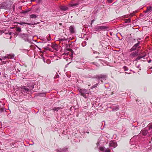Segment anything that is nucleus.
I'll return each mask as SVG.
<instances>
[{
  "label": "nucleus",
  "instance_id": "1",
  "mask_svg": "<svg viewBox=\"0 0 152 152\" xmlns=\"http://www.w3.org/2000/svg\"><path fill=\"white\" fill-rule=\"evenodd\" d=\"M15 55L13 54H7L5 56L1 57L0 58V60L4 64H6V62H9L8 60L10 59H13Z\"/></svg>",
  "mask_w": 152,
  "mask_h": 152
},
{
  "label": "nucleus",
  "instance_id": "2",
  "mask_svg": "<svg viewBox=\"0 0 152 152\" xmlns=\"http://www.w3.org/2000/svg\"><path fill=\"white\" fill-rule=\"evenodd\" d=\"M79 91L81 94V95L86 98L88 97V96L87 95L89 94V93L85 89H80Z\"/></svg>",
  "mask_w": 152,
  "mask_h": 152
},
{
  "label": "nucleus",
  "instance_id": "3",
  "mask_svg": "<svg viewBox=\"0 0 152 152\" xmlns=\"http://www.w3.org/2000/svg\"><path fill=\"white\" fill-rule=\"evenodd\" d=\"M96 78L98 80L99 82L100 81L102 83V80H106L107 78V76L105 75H99L96 76Z\"/></svg>",
  "mask_w": 152,
  "mask_h": 152
},
{
  "label": "nucleus",
  "instance_id": "4",
  "mask_svg": "<svg viewBox=\"0 0 152 152\" xmlns=\"http://www.w3.org/2000/svg\"><path fill=\"white\" fill-rule=\"evenodd\" d=\"M19 36L25 41L28 42V34H20Z\"/></svg>",
  "mask_w": 152,
  "mask_h": 152
},
{
  "label": "nucleus",
  "instance_id": "5",
  "mask_svg": "<svg viewBox=\"0 0 152 152\" xmlns=\"http://www.w3.org/2000/svg\"><path fill=\"white\" fill-rule=\"evenodd\" d=\"M107 27L105 26H97L95 27V29L96 31L104 30L107 28Z\"/></svg>",
  "mask_w": 152,
  "mask_h": 152
},
{
  "label": "nucleus",
  "instance_id": "6",
  "mask_svg": "<svg viewBox=\"0 0 152 152\" xmlns=\"http://www.w3.org/2000/svg\"><path fill=\"white\" fill-rule=\"evenodd\" d=\"M140 44V42L138 41V42L137 44H135L130 50V51L132 52L134 50H136L137 48L140 47L139 45Z\"/></svg>",
  "mask_w": 152,
  "mask_h": 152
},
{
  "label": "nucleus",
  "instance_id": "7",
  "mask_svg": "<svg viewBox=\"0 0 152 152\" xmlns=\"http://www.w3.org/2000/svg\"><path fill=\"white\" fill-rule=\"evenodd\" d=\"M117 146V143L113 141H111L109 143V146L110 147H112L113 148H114L116 147Z\"/></svg>",
  "mask_w": 152,
  "mask_h": 152
},
{
  "label": "nucleus",
  "instance_id": "8",
  "mask_svg": "<svg viewBox=\"0 0 152 152\" xmlns=\"http://www.w3.org/2000/svg\"><path fill=\"white\" fill-rule=\"evenodd\" d=\"M69 31L71 34H73L75 32V27L73 26H71L69 27Z\"/></svg>",
  "mask_w": 152,
  "mask_h": 152
},
{
  "label": "nucleus",
  "instance_id": "9",
  "mask_svg": "<svg viewBox=\"0 0 152 152\" xmlns=\"http://www.w3.org/2000/svg\"><path fill=\"white\" fill-rule=\"evenodd\" d=\"M141 133L143 135L145 136L148 134V132L147 130L144 129L141 131Z\"/></svg>",
  "mask_w": 152,
  "mask_h": 152
},
{
  "label": "nucleus",
  "instance_id": "10",
  "mask_svg": "<svg viewBox=\"0 0 152 152\" xmlns=\"http://www.w3.org/2000/svg\"><path fill=\"white\" fill-rule=\"evenodd\" d=\"M63 109L61 107H55L53 108L52 109V110H53L54 111H56L57 112L59 110H60Z\"/></svg>",
  "mask_w": 152,
  "mask_h": 152
},
{
  "label": "nucleus",
  "instance_id": "11",
  "mask_svg": "<svg viewBox=\"0 0 152 152\" xmlns=\"http://www.w3.org/2000/svg\"><path fill=\"white\" fill-rule=\"evenodd\" d=\"M21 89V91L25 93H27L28 91V89L25 86L23 87Z\"/></svg>",
  "mask_w": 152,
  "mask_h": 152
},
{
  "label": "nucleus",
  "instance_id": "12",
  "mask_svg": "<svg viewBox=\"0 0 152 152\" xmlns=\"http://www.w3.org/2000/svg\"><path fill=\"white\" fill-rule=\"evenodd\" d=\"M151 11H152V7L150 6L147 7L146 10L145 12H150Z\"/></svg>",
  "mask_w": 152,
  "mask_h": 152
},
{
  "label": "nucleus",
  "instance_id": "13",
  "mask_svg": "<svg viewBox=\"0 0 152 152\" xmlns=\"http://www.w3.org/2000/svg\"><path fill=\"white\" fill-rule=\"evenodd\" d=\"M137 55V53L136 52L132 53L130 55L131 57H134L136 56Z\"/></svg>",
  "mask_w": 152,
  "mask_h": 152
},
{
  "label": "nucleus",
  "instance_id": "14",
  "mask_svg": "<svg viewBox=\"0 0 152 152\" xmlns=\"http://www.w3.org/2000/svg\"><path fill=\"white\" fill-rule=\"evenodd\" d=\"M113 110L116 111L119 109V107L118 105H116L115 107H112Z\"/></svg>",
  "mask_w": 152,
  "mask_h": 152
},
{
  "label": "nucleus",
  "instance_id": "15",
  "mask_svg": "<svg viewBox=\"0 0 152 152\" xmlns=\"http://www.w3.org/2000/svg\"><path fill=\"white\" fill-rule=\"evenodd\" d=\"M60 8L61 10L64 11L68 9L67 7L65 6H61Z\"/></svg>",
  "mask_w": 152,
  "mask_h": 152
},
{
  "label": "nucleus",
  "instance_id": "16",
  "mask_svg": "<svg viewBox=\"0 0 152 152\" xmlns=\"http://www.w3.org/2000/svg\"><path fill=\"white\" fill-rule=\"evenodd\" d=\"M71 50L70 49H66L65 51L64 54L66 55H68L69 53V51H71Z\"/></svg>",
  "mask_w": 152,
  "mask_h": 152
},
{
  "label": "nucleus",
  "instance_id": "17",
  "mask_svg": "<svg viewBox=\"0 0 152 152\" xmlns=\"http://www.w3.org/2000/svg\"><path fill=\"white\" fill-rule=\"evenodd\" d=\"M37 17V16L34 14H32L30 16V18H35Z\"/></svg>",
  "mask_w": 152,
  "mask_h": 152
},
{
  "label": "nucleus",
  "instance_id": "18",
  "mask_svg": "<svg viewBox=\"0 0 152 152\" xmlns=\"http://www.w3.org/2000/svg\"><path fill=\"white\" fill-rule=\"evenodd\" d=\"M99 149L101 151H104L105 149V148L104 147H100L99 148Z\"/></svg>",
  "mask_w": 152,
  "mask_h": 152
},
{
  "label": "nucleus",
  "instance_id": "19",
  "mask_svg": "<svg viewBox=\"0 0 152 152\" xmlns=\"http://www.w3.org/2000/svg\"><path fill=\"white\" fill-rule=\"evenodd\" d=\"M66 40V39H65V38H59V41L60 42H62L65 40Z\"/></svg>",
  "mask_w": 152,
  "mask_h": 152
},
{
  "label": "nucleus",
  "instance_id": "20",
  "mask_svg": "<svg viewBox=\"0 0 152 152\" xmlns=\"http://www.w3.org/2000/svg\"><path fill=\"white\" fill-rule=\"evenodd\" d=\"M23 52L25 53H27L28 54V50L23 49Z\"/></svg>",
  "mask_w": 152,
  "mask_h": 152
},
{
  "label": "nucleus",
  "instance_id": "21",
  "mask_svg": "<svg viewBox=\"0 0 152 152\" xmlns=\"http://www.w3.org/2000/svg\"><path fill=\"white\" fill-rule=\"evenodd\" d=\"M11 34H12V32H9L8 33H7L6 34L7 35H8L9 36H10V39H11L12 37V36H11Z\"/></svg>",
  "mask_w": 152,
  "mask_h": 152
},
{
  "label": "nucleus",
  "instance_id": "22",
  "mask_svg": "<svg viewBox=\"0 0 152 152\" xmlns=\"http://www.w3.org/2000/svg\"><path fill=\"white\" fill-rule=\"evenodd\" d=\"M16 30L18 32H20L21 31V29L20 27H18L17 28Z\"/></svg>",
  "mask_w": 152,
  "mask_h": 152
},
{
  "label": "nucleus",
  "instance_id": "23",
  "mask_svg": "<svg viewBox=\"0 0 152 152\" xmlns=\"http://www.w3.org/2000/svg\"><path fill=\"white\" fill-rule=\"evenodd\" d=\"M98 85V83H96V84L94 85V86H92V87H91V88H94L95 87H97V86Z\"/></svg>",
  "mask_w": 152,
  "mask_h": 152
},
{
  "label": "nucleus",
  "instance_id": "24",
  "mask_svg": "<svg viewBox=\"0 0 152 152\" xmlns=\"http://www.w3.org/2000/svg\"><path fill=\"white\" fill-rule=\"evenodd\" d=\"M105 152H110V150L109 149L107 148L105 149Z\"/></svg>",
  "mask_w": 152,
  "mask_h": 152
},
{
  "label": "nucleus",
  "instance_id": "25",
  "mask_svg": "<svg viewBox=\"0 0 152 152\" xmlns=\"http://www.w3.org/2000/svg\"><path fill=\"white\" fill-rule=\"evenodd\" d=\"M143 57L142 56H139L137 57V58H136V60H137L139 59H140L142 58Z\"/></svg>",
  "mask_w": 152,
  "mask_h": 152
},
{
  "label": "nucleus",
  "instance_id": "26",
  "mask_svg": "<svg viewBox=\"0 0 152 152\" xmlns=\"http://www.w3.org/2000/svg\"><path fill=\"white\" fill-rule=\"evenodd\" d=\"M130 19H126L125 20V22L126 23L130 22Z\"/></svg>",
  "mask_w": 152,
  "mask_h": 152
},
{
  "label": "nucleus",
  "instance_id": "27",
  "mask_svg": "<svg viewBox=\"0 0 152 152\" xmlns=\"http://www.w3.org/2000/svg\"><path fill=\"white\" fill-rule=\"evenodd\" d=\"M152 129V125H151L149 126V129Z\"/></svg>",
  "mask_w": 152,
  "mask_h": 152
},
{
  "label": "nucleus",
  "instance_id": "28",
  "mask_svg": "<svg viewBox=\"0 0 152 152\" xmlns=\"http://www.w3.org/2000/svg\"><path fill=\"white\" fill-rule=\"evenodd\" d=\"M78 4V3H77V4H74L73 5V6H76V5H77Z\"/></svg>",
  "mask_w": 152,
  "mask_h": 152
},
{
  "label": "nucleus",
  "instance_id": "29",
  "mask_svg": "<svg viewBox=\"0 0 152 152\" xmlns=\"http://www.w3.org/2000/svg\"><path fill=\"white\" fill-rule=\"evenodd\" d=\"M35 1V0H30V1H31V2L34 1Z\"/></svg>",
  "mask_w": 152,
  "mask_h": 152
},
{
  "label": "nucleus",
  "instance_id": "30",
  "mask_svg": "<svg viewBox=\"0 0 152 152\" xmlns=\"http://www.w3.org/2000/svg\"><path fill=\"white\" fill-rule=\"evenodd\" d=\"M21 8H22V7H21V6H20L18 7L19 9H21Z\"/></svg>",
  "mask_w": 152,
  "mask_h": 152
},
{
  "label": "nucleus",
  "instance_id": "31",
  "mask_svg": "<svg viewBox=\"0 0 152 152\" xmlns=\"http://www.w3.org/2000/svg\"><path fill=\"white\" fill-rule=\"evenodd\" d=\"M84 45V44H83V43H82V45L83 46H84L85 45Z\"/></svg>",
  "mask_w": 152,
  "mask_h": 152
},
{
  "label": "nucleus",
  "instance_id": "32",
  "mask_svg": "<svg viewBox=\"0 0 152 152\" xmlns=\"http://www.w3.org/2000/svg\"><path fill=\"white\" fill-rule=\"evenodd\" d=\"M84 45V44H83V43H82V45L83 46H84L85 45Z\"/></svg>",
  "mask_w": 152,
  "mask_h": 152
},
{
  "label": "nucleus",
  "instance_id": "33",
  "mask_svg": "<svg viewBox=\"0 0 152 152\" xmlns=\"http://www.w3.org/2000/svg\"><path fill=\"white\" fill-rule=\"evenodd\" d=\"M151 60H149V61H148V63H150V62H151Z\"/></svg>",
  "mask_w": 152,
  "mask_h": 152
},
{
  "label": "nucleus",
  "instance_id": "34",
  "mask_svg": "<svg viewBox=\"0 0 152 152\" xmlns=\"http://www.w3.org/2000/svg\"><path fill=\"white\" fill-rule=\"evenodd\" d=\"M26 12V11L23 12V13H24H24H25Z\"/></svg>",
  "mask_w": 152,
  "mask_h": 152
},
{
  "label": "nucleus",
  "instance_id": "35",
  "mask_svg": "<svg viewBox=\"0 0 152 152\" xmlns=\"http://www.w3.org/2000/svg\"><path fill=\"white\" fill-rule=\"evenodd\" d=\"M124 68L125 69V68H126V66H124Z\"/></svg>",
  "mask_w": 152,
  "mask_h": 152
},
{
  "label": "nucleus",
  "instance_id": "36",
  "mask_svg": "<svg viewBox=\"0 0 152 152\" xmlns=\"http://www.w3.org/2000/svg\"><path fill=\"white\" fill-rule=\"evenodd\" d=\"M94 21V20H92L91 21L92 23Z\"/></svg>",
  "mask_w": 152,
  "mask_h": 152
},
{
  "label": "nucleus",
  "instance_id": "37",
  "mask_svg": "<svg viewBox=\"0 0 152 152\" xmlns=\"http://www.w3.org/2000/svg\"><path fill=\"white\" fill-rule=\"evenodd\" d=\"M131 15L132 16H133V15L132 14H131Z\"/></svg>",
  "mask_w": 152,
  "mask_h": 152
},
{
  "label": "nucleus",
  "instance_id": "38",
  "mask_svg": "<svg viewBox=\"0 0 152 152\" xmlns=\"http://www.w3.org/2000/svg\"><path fill=\"white\" fill-rule=\"evenodd\" d=\"M41 1V0H38L39 1Z\"/></svg>",
  "mask_w": 152,
  "mask_h": 152
},
{
  "label": "nucleus",
  "instance_id": "39",
  "mask_svg": "<svg viewBox=\"0 0 152 152\" xmlns=\"http://www.w3.org/2000/svg\"><path fill=\"white\" fill-rule=\"evenodd\" d=\"M43 61H44V62H45V60H44V59H43Z\"/></svg>",
  "mask_w": 152,
  "mask_h": 152
},
{
  "label": "nucleus",
  "instance_id": "40",
  "mask_svg": "<svg viewBox=\"0 0 152 152\" xmlns=\"http://www.w3.org/2000/svg\"><path fill=\"white\" fill-rule=\"evenodd\" d=\"M126 73H127V74H129V73H127V72H126Z\"/></svg>",
  "mask_w": 152,
  "mask_h": 152
},
{
  "label": "nucleus",
  "instance_id": "41",
  "mask_svg": "<svg viewBox=\"0 0 152 152\" xmlns=\"http://www.w3.org/2000/svg\"><path fill=\"white\" fill-rule=\"evenodd\" d=\"M61 23L60 24V25H61Z\"/></svg>",
  "mask_w": 152,
  "mask_h": 152
},
{
  "label": "nucleus",
  "instance_id": "42",
  "mask_svg": "<svg viewBox=\"0 0 152 152\" xmlns=\"http://www.w3.org/2000/svg\"><path fill=\"white\" fill-rule=\"evenodd\" d=\"M30 24L29 23V25H30Z\"/></svg>",
  "mask_w": 152,
  "mask_h": 152
},
{
  "label": "nucleus",
  "instance_id": "43",
  "mask_svg": "<svg viewBox=\"0 0 152 152\" xmlns=\"http://www.w3.org/2000/svg\"><path fill=\"white\" fill-rule=\"evenodd\" d=\"M61 23L60 24V25H61Z\"/></svg>",
  "mask_w": 152,
  "mask_h": 152
},
{
  "label": "nucleus",
  "instance_id": "44",
  "mask_svg": "<svg viewBox=\"0 0 152 152\" xmlns=\"http://www.w3.org/2000/svg\"><path fill=\"white\" fill-rule=\"evenodd\" d=\"M61 23L60 24V25H61Z\"/></svg>",
  "mask_w": 152,
  "mask_h": 152
}]
</instances>
